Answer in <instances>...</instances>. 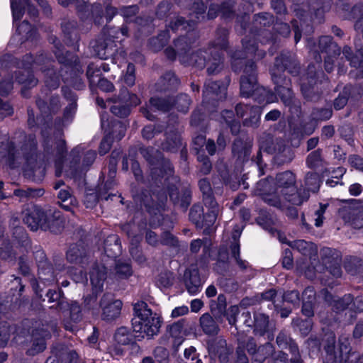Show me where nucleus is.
<instances>
[{
  "mask_svg": "<svg viewBox=\"0 0 363 363\" xmlns=\"http://www.w3.org/2000/svg\"><path fill=\"white\" fill-rule=\"evenodd\" d=\"M184 281L187 291L191 295H195L201 291V282L196 269L186 270L184 274Z\"/></svg>",
  "mask_w": 363,
  "mask_h": 363,
  "instance_id": "6ab92c4d",
  "label": "nucleus"
},
{
  "mask_svg": "<svg viewBox=\"0 0 363 363\" xmlns=\"http://www.w3.org/2000/svg\"><path fill=\"white\" fill-rule=\"evenodd\" d=\"M134 317L132 319L133 332L140 340L147 337L152 339L157 335L162 325L161 317L148 308L144 301L134 304Z\"/></svg>",
  "mask_w": 363,
  "mask_h": 363,
  "instance_id": "f03ea898",
  "label": "nucleus"
},
{
  "mask_svg": "<svg viewBox=\"0 0 363 363\" xmlns=\"http://www.w3.org/2000/svg\"><path fill=\"white\" fill-rule=\"evenodd\" d=\"M226 95V85L223 83L208 81L205 84L203 97L219 100Z\"/></svg>",
  "mask_w": 363,
  "mask_h": 363,
  "instance_id": "a211bd4d",
  "label": "nucleus"
},
{
  "mask_svg": "<svg viewBox=\"0 0 363 363\" xmlns=\"http://www.w3.org/2000/svg\"><path fill=\"white\" fill-rule=\"evenodd\" d=\"M67 258L70 262H79L84 264L87 262L88 258L86 256H82L80 249L78 245H72L67 252Z\"/></svg>",
  "mask_w": 363,
  "mask_h": 363,
  "instance_id": "2f4dec72",
  "label": "nucleus"
},
{
  "mask_svg": "<svg viewBox=\"0 0 363 363\" xmlns=\"http://www.w3.org/2000/svg\"><path fill=\"white\" fill-rule=\"evenodd\" d=\"M211 311L218 320L221 315L225 313V298L224 296L219 295L218 297V303H212L211 304Z\"/></svg>",
  "mask_w": 363,
  "mask_h": 363,
  "instance_id": "58836bf2",
  "label": "nucleus"
},
{
  "mask_svg": "<svg viewBox=\"0 0 363 363\" xmlns=\"http://www.w3.org/2000/svg\"><path fill=\"white\" fill-rule=\"evenodd\" d=\"M17 32L18 35L21 36L19 40H23L31 37L33 30L31 26L27 21H23L18 26Z\"/></svg>",
  "mask_w": 363,
  "mask_h": 363,
  "instance_id": "de8ad7c7",
  "label": "nucleus"
},
{
  "mask_svg": "<svg viewBox=\"0 0 363 363\" xmlns=\"http://www.w3.org/2000/svg\"><path fill=\"white\" fill-rule=\"evenodd\" d=\"M218 345L219 347L217 350H216V348L212 347L211 350H213L218 354L220 363H227L229 359L230 350L226 347V342L224 340H220Z\"/></svg>",
  "mask_w": 363,
  "mask_h": 363,
  "instance_id": "a18cd8bd",
  "label": "nucleus"
},
{
  "mask_svg": "<svg viewBox=\"0 0 363 363\" xmlns=\"http://www.w3.org/2000/svg\"><path fill=\"white\" fill-rule=\"evenodd\" d=\"M320 184L319 175L314 172L306 174L305 185L308 191L316 192L318 191Z\"/></svg>",
  "mask_w": 363,
  "mask_h": 363,
  "instance_id": "c9c22d12",
  "label": "nucleus"
},
{
  "mask_svg": "<svg viewBox=\"0 0 363 363\" xmlns=\"http://www.w3.org/2000/svg\"><path fill=\"white\" fill-rule=\"evenodd\" d=\"M154 355L157 361L160 363H166L167 358L168 357L167 350L163 347H157L154 350Z\"/></svg>",
  "mask_w": 363,
  "mask_h": 363,
  "instance_id": "e2e57ef3",
  "label": "nucleus"
},
{
  "mask_svg": "<svg viewBox=\"0 0 363 363\" xmlns=\"http://www.w3.org/2000/svg\"><path fill=\"white\" fill-rule=\"evenodd\" d=\"M160 83L164 86L161 90H166L176 87L179 84V80L173 72H169L162 77Z\"/></svg>",
  "mask_w": 363,
  "mask_h": 363,
  "instance_id": "a19ab883",
  "label": "nucleus"
},
{
  "mask_svg": "<svg viewBox=\"0 0 363 363\" xmlns=\"http://www.w3.org/2000/svg\"><path fill=\"white\" fill-rule=\"evenodd\" d=\"M103 318L111 320L119 316L122 308V302L120 300L113 299L112 295L105 294L101 302Z\"/></svg>",
  "mask_w": 363,
  "mask_h": 363,
  "instance_id": "f8f14e48",
  "label": "nucleus"
},
{
  "mask_svg": "<svg viewBox=\"0 0 363 363\" xmlns=\"http://www.w3.org/2000/svg\"><path fill=\"white\" fill-rule=\"evenodd\" d=\"M171 106L172 105L164 99L151 98L150 100V105L148 109H144L143 114L147 119L152 121L155 118V117L152 114L150 113V111L155 110L166 111H168Z\"/></svg>",
  "mask_w": 363,
  "mask_h": 363,
  "instance_id": "4be33fe9",
  "label": "nucleus"
},
{
  "mask_svg": "<svg viewBox=\"0 0 363 363\" xmlns=\"http://www.w3.org/2000/svg\"><path fill=\"white\" fill-rule=\"evenodd\" d=\"M189 21L190 22H186V21H184L183 18L178 17L175 19V21L174 22H172L171 23L169 27L172 29V30L174 31V32L182 30H185L187 32H189L191 30H192L193 27H194V25H191V23L194 24L196 21L193 19V17H191V19L189 20Z\"/></svg>",
  "mask_w": 363,
  "mask_h": 363,
  "instance_id": "e433bc0d",
  "label": "nucleus"
},
{
  "mask_svg": "<svg viewBox=\"0 0 363 363\" xmlns=\"http://www.w3.org/2000/svg\"><path fill=\"white\" fill-rule=\"evenodd\" d=\"M347 93L345 91L340 94L337 98L335 99L334 101V107L335 109L340 110L342 108L347 102Z\"/></svg>",
  "mask_w": 363,
  "mask_h": 363,
  "instance_id": "338daca9",
  "label": "nucleus"
},
{
  "mask_svg": "<svg viewBox=\"0 0 363 363\" xmlns=\"http://www.w3.org/2000/svg\"><path fill=\"white\" fill-rule=\"evenodd\" d=\"M186 39V38L183 36L174 41V45L181 57V62L182 63H188L189 65L197 66L201 69L203 68L206 63V55L203 54L207 55V52L198 50L196 52L192 53L189 60V45L187 44Z\"/></svg>",
  "mask_w": 363,
  "mask_h": 363,
  "instance_id": "39448f33",
  "label": "nucleus"
},
{
  "mask_svg": "<svg viewBox=\"0 0 363 363\" xmlns=\"http://www.w3.org/2000/svg\"><path fill=\"white\" fill-rule=\"evenodd\" d=\"M223 118L225 123L230 126L231 132L233 134H237L240 130V125L234 119L233 112L231 111H225L223 114Z\"/></svg>",
  "mask_w": 363,
  "mask_h": 363,
  "instance_id": "37998d69",
  "label": "nucleus"
},
{
  "mask_svg": "<svg viewBox=\"0 0 363 363\" xmlns=\"http://www.w3.org/2000/svg\"><path fill=\"white\" fill-rule=\"evenodd\" d=\"M114 104L111 106V111L119 117H125L130 113V106H137L140 99L135 94H130L126 89H121V95L113 99Z\"/></svg>",
  "mask_w": 363,
  "mask_h": 363,
  "instance_id": "423d86ee",
  "label": "nucleus"
},
{
  "mask_svg": "<svg viewBox=\"0 0 363 363\" xmlns=\"http://www.w3.org/2000/svg\"><path fill=\"white\" fill-rule=\"evenodd\" d=\"M45 348V338L35 339L32 347L28 351L30 355H34L43 351Z\"/></svg>",
  "mask_w": 363,
  "mask_h": 363,
  "instance_id": "864d4df0",
  "label": "nucleus"
},
{
  "mask_svg": "<svg viewBox=\"0 0 363 363\" xmlns=\"http://www.w3.org/2000/svg\"><path fill=\"white\" fill-rule=\"evenodd\" d=\"M55 155L57 157V160L55 161L56 175L60 176L62 173L61 165L63 162L64 153L66 150L65 140L62 139L57 140L55 143Z\"/></svg>",
  "mask_w": 363,
  "mask_h": 363,
  "instance_id": "7c9ffc66",
  "label": "nucleus"
},
{
  "mask_svg": "<svg viewBox=\"0 0 363 363\" xmlns=\"http://www.w3.org/2000/svg\"><path fill=\"white\" fill-rule=\"evenodd\" d=\"M198 160L200 162H202L201 167V172L203 174H207L210 172L211 169V164L208 157L199 156Z\"/></svg>",
  "mask_w": 363,
  "mask_h": 363,
  "instance_id": "774afa93",
  "label": "nucleus"
},
{
  "mask_svg": "<svg viewBox=\"0 0 363 363\" xmlns=\"http://www.w3.org/2000/svg\"><path fill=\"white\" fill-rule=\"evenodd\" d=\"M169 333L173 339V344L179 346L186 335L185 321L184 320L174 323L169 326Z\"/></svg>",
  "mask_w": 363,
  "mask_h": 363,
  "instance_id": "412c9836",
  "label": "nucleus"
},
{
  "mask_svg": "<svg viewBox=\"0 0 363 363\" xmlns=\"http://www.w3.org/2000/svg\"><path fill=\"white\" fill-rule=\"evenodd\" d=\"M190 104L191 100L189 96L182 94L177 97L173 106H175L178 111L185 113L189 109Z\"/></svg>",
  "mask_w": 363,
  "mask_h": 363,
  "instance_id": "c03bdc74",
  "label": "nucleus"
},
{
  "mask_svg": "<svg viewBox=\"0 0 363 363\" xmlns=\"http://www.w3.org/2000/svg\"><path fill=\"white\" fill-rule=\"evenodd\" d=\"M321 162V156L319 150L312 152L307 158V164L310 167H315Z\"/></svg>",
  "mask_w": 363,
  "mask_h": 363,
  "instance_id": "5fc2aeb1",
  "label": "nucleus"
},
{
  "mask_svg": "<svg viewBox=\"0 0 363 363\" xmlns=\"http://www.w3.org/2000/svg\"><path fill=\"white\" fill-rule=\"evenodd\" d=\"M312 116L317 121L328 120L332 116V110L330 108L316 109L313 111Z\"/></svg>",
  "mask_w": 363,
  "mask_h": 363,
  "instance_id": "3c124183",
  "label": "nucleus"
},
{
  "mask_svg": "<svg viewBox=\"0 0 363 363\" xmlns=\"http://www.w3.org/2000/svg\"><path fill=\"white\" fill-rule=\"evenodd\" d=\"M326 208H327L326 204H320L319 209H318L315 212V226L320 227L322 225V224L323 223V219H324L323 214L325 213Z\"/></svg>",
  "mask_w": 363,
  "mask_h": 363,
  "instance_id": "bf43d9fd",
  "label": "nucleus"
},
{
  "mask_svg": "<svg viewBox=\"0 0 363 363\" xmlns=\"http://www.w3.org/2000/svg\"><path fill=\"white\" fill-rule=\"evenodd\" d=\"M115 340L121 345H129L132 340L131 335L126 328H121L115 333Z\"/></svg>",
  "mask_w": 363,
  "mask_h": 363,
  "instance_id": "79ce46f5",
  "label": "nucleus"
},
{
  "mask_svg": "<svg viewBox=\"0 0 363 363\" xmlns=\"http://www.w3.org/2000/svg\"><path fill=\"white\" fill-rule=\"evenodd\" d=\"M255 100L257 101L259 103H266L269 104L274 101L275 96L269 90H267L263 86L256 87L255 90V93L252 96Z\"/></svg>",
  "mask_w": 363,
  "mask_h": 363,
  "instance_id": "c756f323",
  "label": "nucleus"
},
{
  "mask_svg": "<svg viewBox=\"0 0 363 363\" xmlns=\"http://www.w3.org/2000/svg\"><path fill=\"white\" fill-rule=\"evenodd\" d=\"M169 38V35L168 34L167 30L160 34L156 39H152L151 40V44L152 45L154 50L157 51L162 48L167 43Z\"/></svg>",
  "mask_w": 363,
  "mask_h": 363,
  "instance_id": "09e8293b",
  "label": "nucleus"
},
{
  "mask_svg": "<svg viewBox=\"0 0 363 363\" xmlns=\"http://www.w3.org/2000/svg\"><path fill=\"white\" fill-rule=\"evenodd\" d=\"M345 268L348 273L355 275L363 269V261L357 257H350L346 260Z\"/></svg>",
  "mask_w": 363,
  "mask_h": 363,
  "instance_id": "4c0bfd02",
  "label": "nucleus"
},
{
  "mask_svg": "<svg viewBox=\"0 0 363 363\" xmlns=\"http://www.w3.org/2000/svg\"><path fill=\"white\" fill-rule=\"evenodd\" d=\"M321 296L324 297L326 302L329 303L337 311L347 308L352 302L351 309L363 311V296H357L354 300H353L350 294L345 295L342 298H336L325 290L321 291Z\"/></svg>",
  "mask_w": 363,
  "mask_h": 363,
  "instance_id": "0eeeda50",
  "label": "nucleus"
},
{
  "mask_svg": "<svg viewBox=\"0 0 363 363\" xmlns=\"http://www.w3.org/2000/svg\"><path fill=\"white\" fill-rule=\"evenodd\" d=\"M199 185L201 191L203 192L205 207L208 208V210H211V213L207 215L206 220L209 225L214 223L220 213V208L211 196L210 183L208 180L203 179L199 181Z\"/></svg>",
  "mask_w": 363,
  "mask_h": 363,
  "instance_id": "9d476101",
  "label": "nucleus"
},
{
  "mask_svg": "<svg viewBox=\"0 0 363 363\" xmlns=\"http://www.w3.org/2000/svg\"><path fill=\"white\" fill-rule=\"evenodd\" d=\"M239 313V308L238 306H230L227 312L225 313V315L227 317V320L230 325H234L236 322V317Z\"/></svg>",
  "mask_w": 363,
  "mask_h": 363,
  "instance_id": "13d9d810",
  "label": "nucleus"
},
{
  "mask_svg": "<svg viewBox=\"0 0 363 363\" xmlns=\"http://www.w3.org/2000/svg\"><path fill=\"white\" fill-rule=\"evenodd\" d=\"M169 197L174 204H178L184 209H186L190 203V194L188 191H186L181 199L179 196L178 189L177 187L172 188L169 190Z\"/></svg>",
  "mask_w": 363,
  "mask_h": 363,
  "instance_id": "c85d7f7f",
  "label": "nucleus"
},
{
  "mask_svg": "<svg viewBox=\"0 0 363 363\" xmlns=\"http://www.w3.org/2000/svg\"><path fill=\"white\" fill-rule=\"evenodd\" d=\"M132 274V269L129 262L121 260L117 261L114 272L111 273L113 279H127Z\"/></svg>",
  "mask_w": 363,
  "mask_h": 363,
  "instance_id": "a878e982",
  "label": "nucleus"
},
{
  "mask_svg": "<svg viewBox=\"0 0 363 363\" xmlns=\"http://www.w3.org/2000/svg\"><path fill=\"white\" fill-rule=\"evenodd\" d=\"M82 265L79 268L72 269L69 272L72 279L77 283H84L87 281L86 275L84 274Z\"/></svg>",
  "mask_w": 363,
  "mask_h": 363,
  "instance_id": "603ef678",
  "label": "nucleus"
},
{
  "mask_svg": "<svg viewBox=\"0 0 363 363\" xmlns=\"http://www.w3.org/2000/svg\"><path fill=\"white\" fill-rule=\"evenodd\" d=\"M98 79L96 80V82L94 85H97L100 89H101L104 91H111L113 89V85L111 82L108 81L106 79H101L100 77H97Z\"/></svg>",
  "mask_w": 363,
  "mask_h": 363,
  "instance_id": "680f3d73",
  "label": "nucleus"
},
{
  "mask_svg": "<svg viewBox=\"0 0 363 363\" xmlns=\"http://www.w3.org/2000/svg\"><path fill=\"white\" fill-rule=\"evenodd\" d=\"M173 281L174 277L172 273L166 272L159 275L157 282L160 286L167 288L173 284Z\"/></svg>",
  "mask_w": 363,
  "mask_h": 363,
  "instance_id": "8fccbe9b",
  "label": "nucleus"
},
{
  "mask_svg": "<svg viewBox=\"0 0 363 363\" xmlns=\"http://www.w3.org/2000/svg\"><path fill=\"white\" fill-rule=\"evenodd\" d=\"M277 343L281 349L289 348L292 354L291 359V363H302V360L298 354L297 345L291 340L285 332H281L277 337Z\"/></svg>",
  "mask_w": 363,
  "mask_h": 363,
  "instance_id": "f3484780",
  "label": "nucleus"
},
{
  "mask_svg": "<svg viewBox=\"0 0 363 363\" xmlns=\"http://www.w3.org/2000/svg\"><path fill=\"white\" fill-rule=\"evenodd\" d=\"M237 116L243 118L245 125L254 126L259 121L261 108L259 106H249L244 104H238L235 108Z\"/></svg>",
  "mask_w": 363,
  "mask_h": 363,
  "instance_id": "ddd939ff",
  "label": "nucleus"
},
{
  "mask_svg": "<svg viewBox=\"0 0 363 363\" xmlns=\"http://www.w3.org/2000/svg\"><path fill=\"white\" fill-rule=\"evenodd\" d=\"M111 129L112 132L106 133V135L101 142L99 146V153L102 155L106 154L111 148V135H113V136L114 135L117 140H121L125 135L126 128L125 125L122 122L116 121L112 123Z\"/></svg>",
  "mask_w": 363,
  "mask_h": 363,
  "instance_id": "2eb2a0df",
  "label": "nucleus"
},
{
  "mask_svg": "<svg viewBox=\"0 0 363 363\" xmlns=\"http://www.w3.org/2000/svg\"><path fill=\"white\" fill-rule=\"evenodd\" d=\"M275 191L269 194L267 189L269 181H260L257 184V194L263 196L265 202L281 209H290L291 206H298L306 201L308 193L298 191L295 186V175L291 172H284L277 176Z\"/></svg>",
  "mask_w": 363,
  "mask_h": 363,
  "instance_id": "f257e3e1",
  "label": "nucleus"
},
{
  "mask_svg": "<svg viewBox=\"0 0 363 363\" xmlns=\"http://www.w3.org/2000/svg\"><path fill=\"white\" fill-rule=\"evenodd\" d=\"M319 49L322 53L327 54V57H325V68L327 72H330L333 69V58L340 55V48L332 41L330 36H323L319 40Z\"/></svg>",
  "mask_w": 363,
  "mask_h": 363,
  "instance_id": "9b49d317",
  "label": "nucleus"
},
{
  "mask_svg": "<svg viewBox=\"0 0 363 363\" xmlns=\"http://www.w3.org/2000/svg\"><path fill=\"white\" fill-rule=\"evenodd\" d=\"M256 69L254 62H248L240 79V93L244 97L252 96L257 87Z\"/></svg>",
  "mask_w": 363,
  "mask_h": 363,
  "instance_id": "6e6552de",
  "label": "nucleus"
},
{
  "mask_svg": "<svg viewBox=\"0 0 363 363\" xmlns=\"http://www.w3.org/2000/svg\"><path fill=\"white\" fill-rule=\"evenodd\" d=\"M58 198L61 201V206L66 211H72V206L77 203L76 199L66 189H61L59 191Z\"/></svg>",
  "mask_w": 363,
  "mask_h": 363,
  "instance_id": "f704fd0d",
  "label": "nucleus"
},
{
  "mask_svg": "<svg viewBox=\"0 0 363 363\" xmlns=\"http://www.w3.org/2000/svg\"><path fill=\"white\" fill-rule=\"evenodd\" d=\"M207 210V212L205 215H203L204 210L200 205H195L194 206L190 211L189 213V217L190 219L194 222L196 225L201 224L205 225L208 227L211 226L213 223L208 224V222L206 221V218L207 217V215L208 213H211V210H208V208H206Z\"/></svg>",
  "mask_w": 363,
  "mask_h": 363,
  "instance_id": "393cba45",
  "label": "nucleus"
},
{
  "mask_svg": "<svg viewBox=\"0 0 363 363\" xmlns=\"http://www.w3.org/2000/svg\"><path fill=\"white\" fill-rule=\"evenodd\" d=\"M282 265L286 269H290L293 266V257L289 249H286L282 258Z\"/></svg>",
  "mask_w": 363,
  "mask_h": 363,
  "instance_id": "69168bd1",
  "label": "nucleus"
},
{
  "mask_svg": "<svg viewBox=\"0 0 363 363\" xmlns=\"http://www.w3.org/2000/svg\"><path fill=\"white\" fill-rule=\"evenodd\" d=\"M242 230L239 228H235L234 230V233L233 234V238L234 240V242L232 244L230 247L231 250V256L235 259L237 264H238L239 267L242 269H245L247 267L248 263L245 261L242 260L240 258V245L238 242V239L241 235Z\"/></svg>",
  "mask_w": 363,
  "mask_h": 363,
  "instance_id": "5701e85b",
  "label": "nucleus"
},
{
  "mask_svg": "<svg viewBox=\"0 0 363 363\" xmlns=\"http://www.w3.org/2000/svg\"><path fill=\"white\" fill-rule=\"evenodd\" d=\"M103 69L104 72H108L110 70L109 66L108 64L105 62H102L99 68L95 67L94 65H89L87 69L86 75L90 82V86H94L96 84V77H99V72L100 69Z\"/></svg>",
  "mask_w": 363,
  "mask_h": 363,
  "instance_id": "473e14b6",
  "label": "nucleus"
},
{
  "mask_svg": "<svg viewBox=\"0 0 363 363\" xmlns=\"http://www.w3.org/2000/svg\"><path fill=\"white\" fill-rule=\"evenodd\" d=\"M11 7L14 25L22 18L26 7H28L30 15L35 16L38 13V11L29 4L28 0H11Z\"/></svg>",
  "mask_w": 363,
  "mask_h": 363,
  "instance_id": "aec40b11",
  "label": "nucleus"
},
{
  "mask_svg": "<svg viewBox=\"0 0 363 363\" xmlns=\"http://www.w3.org/2000/svg\"><path fill=\"white\" fill-rule=\"evenodd\" d=\"M63 94L65 96L67 99H69L70 100V103L69 105L66 107L65 112H64V120L65 121H68L70 118H72L74 114L76 112L77 109V104H76V98L74 94L69 91L67 90V89H62Z\"/></svg>",
  "mask_w": 363,
  "mask_h": 363,
  "instance_id": "bb28decb",
  "label": "nucleus"
},
{
  "mask_svg": "<svg viewBox=\"0 0 363 363\" xmlns=\"http://www.w3.org/2000/svg\"><path fill=\"white\" fill-rule=\"evenodd\" d=\"M354 45L357 49L355 55L352 56V50L350 47H345L342 53L345 57L350 62L352 67L357 68L359 77H363V48H359L360 46L359 40H354Z\"/></svg>",
  "mask_w": 363,
  "mask_h": 363,
  "instance_id": "dca6fc26",
  "label": "nucleus"
},
{
  "mask_svg": "<svg viewBox=\"0 0 363 363\" xmlns=\"http://www.w3.org/2000/svg\"><path fill=\"white\" fill-rule=\"evenodd\" d=\"M194 9L195 12V17L197 21H200L201 18H204V12L206 10V7L202 1H198L194 4Z\"/></svg>",
  "mask_w": 363,
  "mask_h": 363,
  "instance_id": "0e129e2a",
  "label": "nucleus"
},
{
  "mask_svg": "<svg viewBox=\"0 0 363 363\" xmlns=\"http://www.w3.org/2000/svg\"><path fill=\"white\" fill-rule=\"evenodd\" d=\"M284 300L285 302L297 306L299 303V294L296 291H289L284 295Z\"/></svg>",
  "mask_w": 363,
  "mask_h": 363,
  "instance_id": "052dcab7",
  "label": "nucleus"
},
{
  "mask_svg": "<svg viewBox=\"0 0 363 363\" xmlns=\"http://www.w3.org/2000/svg\"><path fill=\"white\" fill-rule=\"evenodd\" d=\"M255 318V330L260 335L264 334L268 326V317L263 313H256Z\"/></svg>",
  "mask_w": 363,
  "mask_h": 363,
  "instance_id": "ea45409f",
  "label": "nucleus"
},
{
  "mask_svg": "<svg viewBox=\"0 0 363 363\" xmlns=\"http://www.w3.org/2000/svg\"><path fill=\"white\" fill-rule=\"evenodd\" d=\"M123 80L124 83L128 86H132L134 85L135 76V66L133 64L129 63L127 65L125 73L123 74Z\"/></svg>",
  "mask_w": 363,
  "mask_h": 363,
  "instance_id": "49530a36",
  "label": "nucleus"
},
{
  "mask_svg": "<svg viewBox=\"0 0 363 363\" xmlns=\"http://www.w3.org/2000/svg\"><path fill=\"white\" fill-rule=\"evenodd\" d=\"M273 352L274 348L270 343H267L259 347L257 350L255 351L252 357V363H262Z\"/></svg>",
  "mask_w": 363,
  "mask_h": 363,
  "instance_id": "cd10ccee",
  "label": "nucleus"
},
{
  "mask_svg": "<svg viewBox=\"0 0 363 363\" xmlns=\"http://www.w3.org/2000/svg\"><path fill=\"white\" fill-rule=\"evenodd\" d=\"M24 223L31 230L38 228L49 229L55 233L61 231L64 228L65 220L61 217V212L55 209H49L45 212L38 207H35L23 218Z\"/></svg>",
  "mask_w": 363,
  "mask_h": 363,
  "instance_id": "7ed1b4c3",
  "label": "nucleus"
},
{
  "mask_svg": "<svg viewBox=\"0 0 363 363\" xmlns=\"http://www.w3.org/2000/svg\"><path fill=\"white\" fill-rule=\"evenodd\" d=\"M293 247L296 248L299 252L303 255H306L308 250L311 248L312 244L305 240H300L294 242Z\"/></svg>",
  "mask_w": 363,
  "mask_h": 363,
  "instance_id": "6e6d98bb",
  "label": "nucleus"
},
{
  "mask_svg": "<svg viewBox=\"0 0 363 363\" xmlns=\"http://www.w3.org/2000/svg\"><path fill=\"white\" fill-rule=\"evenodd\" d=\"M226 37V30H222L221 35L218 39V42L214 44L213 48H210L211 58L208 60V67L207 69L209 74H214L221 69L223 60L219 52L220 50L225 48L227 45Z\"/></svg>",
  "mask_w": 363,
  "mask_h": 363,
  "instance_id": "1a4fd4ad",
  "label": "nucleus"
},
{
  "mask_svg": "<svg viewBox=\"0 0 363 363\" xmlns=\"http://www.w3.org/2000/svg\"><path fill=\"white\" fill-rule=\"evenodd\" d=\"M294 324L297 325L301 333L306 335L311 329V323L309 320H299L298 319L294 320Z\"/></svg>",
  "mask_w": 363,
  "mask_h": 363,
  "instance_id": "4d7b16f0",
  "label": "nucleus"
},
{
  "mask_svg": "<svg viewBox=\"0 0 363 363\" xmlns=\"http://www.w3.org/2000/svg\"><path fill=\"white\" fill-rule=\"evenodd\" d=\"M89 277L93 293L97 294L101 291L106 278V267L101 264L92 263L89 271Z\"/></svg>",
  "mask_w": 363,
  "mask_h": 363,
  "instance_id": "4468645a",
  "label": "nucleus"
},
{
  "mask_svg": "<svg viewBox=\"0 0 363 363\" xmlns=\"http://www.w3.org/2000/svg\"><path fill=\"white\" fill-rule=\"evenodd\" d=\"M202 330L206 335H216L219 328L217 323L209 313L203 314L199 319Z\"/></svg>",
  "mask_w": 363,
  "mask_h": 363,
  "instance_id": "b1692460",
  "label": "nucleus"
},
{
  "mask_svg": "<svg viewBox=\"0 0 363 363\" xmlns=\"http://www.w3.org/2000/svg\"><path fill=\"white\" fill-rule=\"evenodd\" d=\"M242 45L247 57H250L253 54H255L258 58H262L264 57V53L257 49V45L255 40H251L245 38L242 40Z\"/></svg>",
  "mask_w": 363,
  "mask_h": 363,
  "instance_id": "72a5a7b5",
  "label": "nucleus"
},
{
  "mask_svg": "<svg viewBox=\"0 0 363 363\" xmlns=\"http://www.w3.org/2000/svg\"><path fill=\"white\" fill-rule=\"evenodd\" d=\"M288 60L285 57H277L274 67L271 69L272 79L276 84L275 91L281 97L286 106H290L293 103V94L289 88L290 82L286 78H282L281 72L288 69L286 62Z\"/></svg>",
  "mask_w": 363,
  "mask_h": 363,
  "instance_id": "20e7f679",
  "label": "nucleus"
}]
</instances>
